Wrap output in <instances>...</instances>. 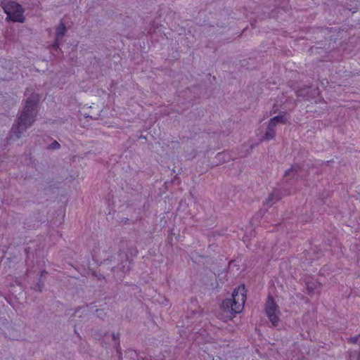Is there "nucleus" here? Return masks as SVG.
Masks as SVG:
<instances>
[{
    "label": "nucleus",
    "instance_id": "obj_17",
    "mask_svg": "<svg viewBox=\"0 0 360 360\" xmlns=\"http://www.w3.org/2000/svg\"><path fill=\"white\" fill-rule=\"evenodd\" d=\"M352 354L354 355V356L357 355L356 352H353L350 353L349 356L352 357Z\"/></svg>",
    "mask_w": 360,
    "mask_h": 360
},
{
    "label": "nucleus",
    "instance_id": "obj_8",
    "mask_svg": "<svg viewBox=\"0 0 360 360\" xmlns=\"http://www.w3.org/2000/svg\"><path fill=\"white\" fill-rule=\"evenodd\" d=\"M310 86H305L302 88H300L296 91V94L298 97L306 98L308 97L310 94Z\"/></svg>",
    "mask_w": 360,
    "mask_h": 360
},
{
    "label": "nucleus",
    "instance_id": "obj_12",
    "mask_svg": "<svg viewBox=\"0 0 360 360\" xmlns=\"http://www.w3.org/2000/svg\"><path fill=\"white\" fill-rule=\"evenodd\" d=\"M274 198H276V200H278L279 199H281V196L278 195V194H277V192L275 191H274L273 193H271L268 198L266 199L267 202H271L272 200H274Z\"/></svg>",
    "mask_w": 360,
    "mask_h": 360
},
{
    "label": "nucleus",
    "instance_id": "obj_3",
    "mask_svg": "<svg viewBox=\"0 0 360 360\" xmlns=\"http://www.w3.org/2000/svg\"><path fill=\"white\" fill-rule=\"evenodd\" d=\"M1 6L7 15L8 20L21 23L25 21L24 9L18 3L15 1L2 2Z\"/></svg>",
    "mask_w": 360,
    "mask_h": 360
},
{
    "label": "nucleus",
    "instance_id": "obj_1",
    "mask_svg": "<svg viewBox=\"0 0 360 360\" xmlns=\"http://www.w3.org/2000/svg\"><path fill=\"white\" fill-rule=\"evenodd\" d=\"M40 99L41 96L37 93L31 92L27 94L25 107L11 129V139H18L22 137L27 129L34 124Z\"/></svg>",
    "mask_w": 360,
    "mask_h": 360
},
{
    "label": "nucleus",
    "instance_id": "obj_18",
    "mask_svg": "<svg viewBox=\"0 0 360 360\" xmlns=\"http://www.w3.org/2000/svg\"><path fill=\"white\" fill-rule=\"evenodd\" d=\"M58 146H59V144L57 142H55L53 147L56 148V147H58Z\"/></svg>",
    "mask_w": 360,
    "mask_h": 360
},
{
    "label": "nucleus",
    "instance_id": "obj_6",
    "mask_svg": "<svg viewBox=\"0 0 360 360\" xmlns=\"http://www.w3.org/2000/svg\"><path fill=\"white\" fill-rule=\"evenodd\" d=\"M286 121L287 119L285 118L284 115H278L270 119L268 126L275 129V127L278 123L285 124Z\"/></svg>",
    "mask_w": 360,
    "mask_h": 360
},
{
    "label": "nucleus",
    "instance_id": "obj_11",
    "mask_svg": "<svg viewBox=\"0 0 360 360\" xmlns=\"http://www.w3.org/2000/svg\"><path fill=\"white\" fill-rule=\"evenodd\" d=\"M323 165V162H319V161H318L315 163L307 164V171L308 173H309L311 169H320V167H322Z\"/></svg>",
    "mask_w": 360,
    "mask_h": 360
},
{
    "label": "nucleus",
    "instance_id": "obj_15",
    "mask_svg": "<svg viewBox=\"0 0 360 360\" xmlns=\"http://www.w3.org/2000/svg\"><path fill=\"white\" fill-rule=\"evenodd\" d=\"M333 160H328L326 162H323V165H328L329 164H330V162H332Z\"/></svg>",
    "mask_w": 360,
    "mask_h": 360
},
{
    "label": "nucleus",
    "instance_id": "obj_10",
    "mask_svg": "<svg viewBox=\"0 0 360 360\" xmlns=\"http://www.w3.org/2000/svg\"><path fill=\"white\" fill-rule=\"evenodd\" d=\"M275 134V129L267 126L266 131L263 136V139L267 141L272 140L274 139Z\"/></svg>",
    "mask_w": 360,
    "mask_h": 360
},
{
    "label": "nucleus",
    "instance_id": "obj_5",
    "mask_svg": "<svg viewBox=\"0 0 360 360\" xmlns=\"http://www.w3.org/2000/svg\"><path fill=\"white\" fill-rule=\"evenodd\" d=\"M66 32V27L63 22H60L56 29V38L54 46L58 48L59 46V40L62 38Z\"/></svg>",
    "mask_w": 360,
    "mask_h": 360
},
{
    "label": "nucleus",
    "instance_id": "obj_14",
    "mask_svg": "<svg viewBox=\"0 0 360 360\" xmlns=\"http://www.w3.org/2000/svg\"><path fill=\"white\" fill-rule=\"evenodd\" d=\"M323 172V169H322V167H320V169H316V172H315V174L316 175H320Z\"/></svg>",
    "mask_w": 360,
    "mask_h": 360
},
{
    "label": "nucleus",
    "instance_id": "obj_16",
    "mask_svg": "<svg viewBox=\"0 0 360 360\" xmlns=\"http://www.w3.org/2000/svg\"><path fill=\"white\" fill-rule=\"evenodd\" d=\"M36 290L41 291V286L39 285L37 287H36Z\"/></svg>",
    "mask_w": 360,
    "mask_h": 360
},
{
    "label": "nucleus",
    "instance_id": "obj_9",
    "mask_svg": "<svg viewBox=\"0 0 360 360\" xmlns=\"http://www.w3.org/2000/svg\"><path fill=\"white\" fill-rule=\"evenodd\" d=\"M300 167L298 165H292L290 169L285 171L284 174V177H287L288 176L292 175V179L296 175L298 172Z\"/></svg>",
    "mask_w": 360,
    "mask_h": 360
},
{
    "label": "nucleus",
    "instance_id": "obj_7",
    "mask_svg": "<svg viewBox=\"0 0 360 360\" xmlns=\"http://www.w3.org/2000/svg\"><path fill=\"white\" fill-rule=\"evenodd\" d=\"M320 283L314 280L307 282V290L309 294L311 295L315 292L318 288H320Z\"/></svg>",
    "mask_w": 360,
    "mask_h": 360
},
{
    "label": "nucleus",
    "instance_id": "obj_4",
    "mask_svg": "<svg viewBox=\"0 0 360 360\" xmlns=\"http://www.w3.org/2000/svg\"><path fill=\"white\" fill-rule=\"evenodd\" d=\"M265 311L267 317L271 321V324L274 327H277L279 325L280 319L276 314V312L279 314L280 311L278 309V305L276 303L274 297L271 295L268 297L266 306Z\"/></svg>",
    "mask_w": 360,
    "mask_h": 360
},
{
    "label": "nucleus",
    "instance_id": "obj_2",
    "mask_svg": "<svg viewBox=\"0 0 360 360\" xmlns=\"http://www.w3.org/2000/svg\"><path fill=\"white\" fill-rule=\"evenodd\" d=\"M231 297V299L226 298V320H231L242 311L246 300L245 285H240L234 289Z\"/></svg>",
    "mask_w": 360,
    "mask_h": 360
},
{
    "label": "nucleus",
    "instance_id": "obj_13",
    "mask_svg": "<svg viewBox=\"0 0 360 360\" xmlns=\"http://www.w3.org/2000/svg\"><path fill=\"white\" fill-rule=\"evenodd\" d=\"M358 340V337L356 336V337H352L349 339V342H352V343H356Z\"/></svg>",
    "mask_w": 360,
    "mask_h": 360
}]
</instances>
